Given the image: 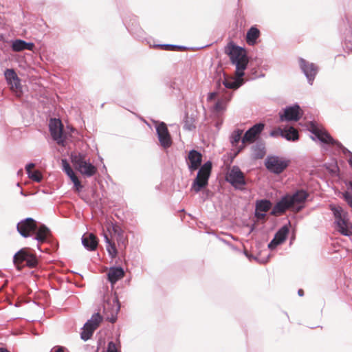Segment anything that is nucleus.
Returning a JSON list of instances; mask_svg holds the SVG:
<instances>
[{
  "label": "nucleus",
  "instance_id": "obj_1",
  "mask_svg": "<svg viewBox=\"0 0 352 352\" xmlns=\"http://www.w3.org/2000/svg\"><path fill=\"white\" fill-rule=\"evenodd\" d=\"M228 54L230 56L231 63L236 67V78H225L223 85L226 88L236 89L243 83V76L244 70L247 68L248 58L243 48L231 45L228 47Z\"/></svg>",
  "mask_w": 352,
  "mask_h": 352
},
{
  "label": "nucleus",
  "instance_id": "obj_2",
  "mask_svg": "<svg viewBox=\"0 0 352 352\" xmlns=\"http://www.w3.org/2000/svg\"><path fill=\"white\" fill-rule=\"evenodd\" d=\"M16 229L19 233L25 238L32 236L35 233L36 236L33 239L37 241L38 243L45 242L50 234V230L47 226L45 225L38 226L36 221L31 217L25 218L19 222Z\"/></svg>",
  "mask_w": 352,
  "mask_h": 352
},
{
  "label": "nucleus",
  "instance_id": "obj_3",
  "mask_svg": "<svg viewBox=\"0 0 352 352\" xmlns=\"http://www.w3.org/2000/svg\"><path fill=\"white\" fill-rule=\"evenodd\" d=\"M72 162L80 174L85 177H91L96 175L97 173V168L93 165L89 159L84 153H78L72 154Z\"/></svg>",
  "mask_w": 352,
  "mask_h": 352
},
{
  "label": "nucleus",
  "instance_id": "obj_4",
  "mask_svg": "<svg viewBox=\"0 0 352 352\" xmlns=\"http://www.w3.org/2000/svg\"><path fill=\"white\" fill-rule=\"evenodd\" d=\"M331 210L336 219V230L342 235L350 236L352 234V224L348 219L347 212L339 206L332 208Z\"/></svg>",
  "mask_w": 352,
  "mask_h": 352
},
{
  "label": "nucleus",
  "instance_id": "obj_5",
  "mask_svg": "<svg viewBox=\"0 0 352 352\" xmlns=\"http://www.w3.org/2000/svg\"><path fill=\"white\" fill-rule=\"evenodd\" d=\"M212 170V162L208 161L200 166L197 177L194 179L191 190L199 192L202 188L208 184V179Z\"/></svg>",
  "mask_w": 352,
  "mask_h": 352
},
{
  "label": "nucleus",
  "instance_id": "obj_6",
  "mask_svg": "<svg viewBox=\"0 0 352 352\" xmlns=\"http://www.w3.org/2000/svg\"><path fill=\"white\" fill-rule=\"evenodd\" d=\"M289 160L276 155H269L265 160L266 168L274 174L282 173L289 166Z\"/></svg>",
  "mask_w": 352,
  "mask_h": 352
},
{
  "label": "nucleus",
  "instance_id": "obj_7",
  "mask_svg": "<svg viewBox=\"0 0 352 352\" xmlns=\"http://www.w3.org/2000/svg\"><path fill=\"white\" fill-rule=\"evenodd\" d=\"M23 261H25L27 266L30 267H34L38 263L36 257L33 254L28 252L27 248L20 250L13 256V263L18 270L21 269L20 265Z\"/></svg>",
  "mask_w": 352,
  "mask_h": 352
},
{
  "label": "nucleus",
  "instance_id": "obj_8",
  "mask_svg": "<svg viewBox=\"0 0 352 352\" xmlns=\"http://www.w3.org/2000/svg\"><path fill=\"white\" fill-rule=\"evenodd\" d=\"M102 321V317L97 313L92 315L91 318L84 324L82 331L80 333V338L84 341L91 338L94 331L98 327Z\"/></svg>",
  "mask_w": 352,
  "mask_h": 352
},
{
  "label": "nucleus",
  "instance_id": "obj_9",
  "mask_svg": "<svg viewBox=\"0 0 352 352\" xmlns=\"http://www.w3.org/2000/svg\"><path fill=\"white\" fill-rule=\"evenodd\" d=\"M226 180L237 189L243 188L246 184L244 174L237 166L232 167L228 173Z\"/></svg>",
  "mask_w": 352,
  "mask_h": 352
},
{
  "label": "nucleus",
  "instance_id": "obj_10",
  "mask_svg": "<svg viewBox=\"0 0 352 352\" xmlns=\"http://www.w3.org/2000/svg\"><path fill=\"white\" fill-rule=\"evenodd\" d=\"M299 66L305 74L308 83L312 85L315 78L318 72V67L316 65L313 63H310L302 58H300L298 60Z\"/></svg>",
  "mask_w": 352,
  "mask_h": 352
},
{
  "label": "nucleus",
  "instance_id": "obj_11",
  "mask_svg": "<svg viewBox=\"0 0 352 352\" xmlns=\"http://www.w3.org/2000/svg\"><path fill=\"white\" fill-rule=\"evenodd\" d=\"M49 129L52 139L58 144L64 145L65 137L63 135V125L59 119H51L49 124Z\"/></svg>",
  "mask_w": 352,
  "mask_h": 352
},
{
  "label": "nucleus",
  "instance_id": "obj_12",
  "mask_svg": "<svg viewBox=\"0 0 352 352\" xmlns=\"http://www.w3.org/2000/svg\"><path fill=\"white\" fill-rule=\"evenodd\" d=\"M291 202L292 210L295 212L300 211L305 206V202L309 197V193L303 190H298L293 195H287Z\"/></svg>",
  "mask_w": 352,
  "mask_h": 352
},
{
  "label": "nucleus",
  "instance_id": "obj_13",
  "mask_svg": "<svg viewBox=\"0 0 352 352\" xmlns=\"http://www.w3.org/2000/svg\"><path fill=\"white\" fill-rule=\"evenodd\" d=\"M156 132L160 145L164 148L170 147L172 144V140L164 122L156 125Z\"/></svg>",
  "mask_w": 352,
  "mask_h": 352
},
{
  "label": "nucleus",
  "instance_id": "obj_14",
  "mask_svg": "<svg viewBox=\"0 0 352 352\" xmlns=\"http://www.w3.org/2000/svg\"><path fill=\"white\" fill-rule=\"evenodd\" d=\"M301 116L300 106L296 104L285 107L283 113H280V121H298Z\"/></svg>",
  "mask_w": 352,
  "mask_h": 352
},
{
  "label": "nucleus",
  "instance_id": "obj_15",
  "mask_svg": "<svg viewBox=\"0 0 352 352\" xmlns=\"http://www.w3.org/2000/svg\"><path fill=\"white\" fill-rule=\"evenodd\" d=\"M265 124L263 123H257L250 128L244 134L242 138V143H252L254 142L256 137L264 129Z\"/></svg>",
  "mask_w": 352,
  "mask_h": 352
},
{
  "label": "nucleus",
  "instance_id": "obj_16",
  "mask_svg": "<svg viewBox=\"0 0 352 352\" xmlns=\"http://www.w3.org/2000/svg\"><path fill=\"white\" fill-rule=\"evenodd\" d=\"M4 76L8 85L12 90L18 91L21 88V80L13 69H6Z\"/></svg>",
  "mask_w": 352,
  "mask_h": 352
},
{
  "label": "nucleus",
  "instance_id": "obj_17",
  "mask_svg": "<svg viewBox=\"0 0 352 352\" xmlns=\"http://www.w3.org/2000/svg\"><path fill=\"white\" fill-rule=\"evenodd\" d=\"M312 133L314 134L316 138L322 143L336 145L338 147L342 146V144L338 141L335 140L327 132L324 131L320 129H313Z\"/></svg>",
  "mask_w": 352,
  "mask_h": 352
},
{
  "label": "nucleus",
  "instance_id": "obj_18",
  "mask_svg": "<svg viewBox=\"0 0 352 352\" xmlns=\"http://www.w3.org/2000/svg\"><path fill=\"white\" fill-rule=\"evenodd\" d=\"M188 160L189 161L188 164V168L190 172H192L198 169V168L201 166L202 162V155L199 151L193 149L189 152Z\"/></svg>",
  "mask_w": 352,
  "mask_h": 352
},
{
  "label": "nucleus",
  "instance_id": "obj_19",
  "mask_svg": "<svg viewBox=\"0 0 352 352\" xmlns=\"http://www.w3.org/2000/svg\"><path fill=\"white\" fill-rule=\"evenodd\" d=\"M292 208L287 195L283 196L274 206L271 214L278 215L285 212L287 209Z\"/></svg>",
  "mask_w": 352,
  "mask_h": 352
},
{
  "label": "nucleus",
  "instance_id": "obj_20",
  "mask_svg": "<svg viewBox=\"0 0 352 352\" xmlns=\"http://www.w3.org/2000/svg\"><path fill=\"white\" fill-rule=\"evenodd\" d=\"M82 244L89 251H94L96 249L98 241L93 233H87L82 237Z\"/></svg>",
  "mask_w": 352,
  "mask_h": 352
},
{
  "label": "nucleus",
  "instance_id": "obj_21",
  "mask_svg": "<svg viewBox=\"0 0 352 352\" xmlns=\"http://www.w3.org/2000/svg\"><path fill=\"white\" fill-rule=\"evenodd\" d=\"M107 275L108 280L113 285L124 276V272L121 267H111Z\"/></svg>",
  "mask_w": 352,
  "mask_h": 352
},
{
  "label": "nucleus",
  "instance_id": "obj_22",
  "mask_svg": "<svg viewBox=\"0 0 352 352\" xmlns=\"http://www.w3.org/2000/svg\"><path fill=\"white\" fill-rule=\"evenodd\" d=\"M282 137L288 141H296L299 138L298 132L293 126L283 129Z\"/></svg>",
  "mask_w": 352,
  "mask_h": 352
},
{
  "label": "nucleus",
  "instance_id": "obj_23",
  "mask_svg": "<svg viewBox=\"0 0 352 352\" xmlns=\"http://www.w3.org/2000/svg\"><path fill=\"white\" fill-rule=\"evenodd\" d=\"M260 36V31L255 27L249 29L246 35V41L249 45H254Z\"/></svg>",
  "mask_w": 352,
  "mask_h": 352
},
{
  "label": "nucleus",
  "instance_id": "obj_24",
  "mask_svg": "<svg viewBox=\"0 0 352 352\" xmlns=\"http://www.w3.org/2000/svg\"><path fill=\"white\" fill-rule=\"evenodd\" d=\"M252 152L254 158L261 159L265 155V147L262 143H258L252 146Z\"/></svg>",
  "mask_w": 352,
  "mask_h": 352
},
{
  "label": "nucleus",
  "instance_id": "obj_25",
  "mask_svg": "<svg viewBox=\"0 0 352 352\" xmlns=\"http://www.w3.org/2000/svg\"><path fill=\"white\" fill-rule=\"evenodd\" d=\"M272 206V203L267 199L258 200L256 203V210L263 212H267Z\"/></svg>",
  "mask_w": 352,
  "mask_h": 352
},
{
  "label": "nucleus",
  "instance_id": "obj_26",
  "mask_svg": "<svg viewBox=\"0 0 352 352\" xmlns=\"http://www.w3.org/2000/svg\"><path fill=\"white\" fill-rule=\"evenodd\" d=\"M195 122V118L192 116H189L186 113L184 119V129L187 131L194 130L196 127Z\"/></svg>",
  "mask_w": 352,
  "mask_h": 352
},
{
  "label": "nucleus",
  "instance_id": "obj_27",
  "mask_svg": "<svg viewBox=\"0 0 352 352\" xmlns=\"http://www.w3.org/2000/svg\"><path fill=\"white\" fill-rule=\"evenodd\" d=\"M289 233V228L287 226H282L275 234L274 238L277 239L280 243H283L287 238Z\"/></svg>",
  "mask_w": 352,
  "mask_h": 352
},
{
  "label": "nucleus",
  "instance_id": "obj_28",
  "mask_svg": "<svg viewBox=\"0 0 352 352\" xmlns=\"http://www.w3.org/2000/svg\"><path fill=\"white\" fill-rule=\"evenodd\" d=\"M62 164L63 170L66 173V175L70 178L72 181L73 179H74V177H77L66 160H62Z\"/></svg>",
  "mask_w": 352,
  "mask_h": 352
},
{
  "label": "nucleus",
  "instance_id": "obj_29",
  "mask_svg": "<svg viewBox=\"0 0 352 352\" xmlns=\"http://www.w3.org/2000/svg\"><path fill=\"white\" fill-rule=\"evenodd\" d=\"M242 133L243 131L239 129L233 131L230 137V142L232 146H236L241 140H242Z\"/></svg>",
  "mask_w": 352,
  "mask_h": 352
},
{
  "label": "nucleus",
  "instance_id": "obj_30",
  "mask_svg": "<svg viewBox=\"0 0 352 352\" xmlns=\"http://www.w3.org/2000/svg\"><path fill=\"white\" fill-rule=\"evenodd\" d=\"M12 49L14 52H21L25 50V41L16 39L13 41Z\"/></svg>",
  "mask_w": 352,
  "mask_h": 352
},
{
  "label": "nucleus",
  "instance_id": "obj_31",
  "mask_svg": "<svg viewBox=\"0 0 352 352\" xmlns=\"http://www.w3.org/2000/svg\"><path fill=\"white\" fill-rule=\"evenodd\" d=\"M28 176L30 179L36 182H40L43 179L41 173L37 170L31 171L28 174Z\"/></svg>",
  "mask_w": 352,
  "mask_h": 352
},
{
  "label": "nucleus",
  "instance_id": "obj_32",
  "mask_svg": "<svg viewBox=\"0 0 352 352\" xmlns=\"http://www.w3.org/2000/svg\"><path fill=\"white\" fill-rule=\"evenodd\" d=\"M106 249L111 258H116L118 252L114 243L106 245Z\"/></svg>",
  "mask_w": 352,
  "mask_h": 352
},
{
  "label": "nucleus",
  "instance_id": "obj_33",
  "mask_svg": "<svg viewBox=\"0 0 352 352\" xmlns=\"http://www.w3.org/2000/svg\"><path fill=\"white\" fill-rule=\"evenodd\" d=\"M155 47H161L165 50H173L175 49L185 48L183 46H179V45H170V44H159V45H156Z\"/></svg>",
  "mask_w": 352,
  "mask_h": 352
},
{
  "label": "nucleus",
  "instance_id": "obj_34",
  "mask_svg": "<svg viewBox=\"0 0 352 352\" xmlns=\"http://www.w3.org/2000/svg\"><path fill=\"white\" fill-rule=\"evenodd\" d=\"M214 109L217 113L222 112L226 109V103L222 100H219L214 104Z\"/></svg>",
  "mask_w": 352,
  "mask_h": 352
},
{
  "label": "nucleus",
  "instance_id": "obj_35",
  "mask_svg": "<svg viewBox=\"0 0 352 352\" xmlns=\"http://www.w3.org/2000/svg\"><path fill=\"white\" fill-rule=\"evenodd\" d=\"M72 182L74 183L75 189L78 192L80 191L81 189L82 188V186L81 185L78 178L77 177H74V179H73Z\"/></svg>",
  "mask_w": 352,
  "mask_h": 352
},
{
  "label": "nucleus",
  "instance_id": "obj_36",
  "mask_svg": "<svg viewBox=\"0 0 352 352\" xmlns=\"http://www.w3.org/2000/svg\"><path fill=\"white\" fill-rule=\"evenodd\" d=\"M280 244H281V243L278 241H277V239L276 238L274 237V239L268 244V248L270 250H274Z\"/></svg>",
  "mask_w": 352,
  "mask_h": 352
},
{
  "label": "nucleus",
  "instance_id": "obj_37",
  "mask_svg": "<svg viewBox=\"0 0 352 352\" xmlns=\"http://www.w3.org/2000/svg\"><path fill=\"white\" fill-rule=\"evenodd\" d=\"M283 129L280 128H278L276 130H273L270 132V135L272 137H277L278 135H280L282 137Z\"/></svg>",
  "mask_w": 352,
  "mask_h": 352
},
{
  "label": "nucleus",
  "instance_id": "obj_38",
  "mask_svg": "<svg viewBox=\"0 0 352 352\" xmlns=\"http://www.w3.org/2000/svg\"><path fill=\"white\" fill-rule=\"evenodd\" d=\"M107 352H118L116 344L114 342H109Z\"/></svg>",
  "mask_w": 352,
  "mask_h": 352
},
{
  "label": "nucleus",
  "instance_id": "obj_39",
  "mask_svg": "<svg viewBox=\"0 0 352 352\" xmlns=\"http://www.w3.org/2000/svg\"><path fill=\"white\" fill-rule=\"evenodd\" d=\"M255 216L258 220H261V219H264L265 217L266 216V214H265V212L257 211L255 210Z\"/></svg>",
  "mask_w": 352,
  "mask_h": 352
},
{
  "label": "nucleus",
  "instance_id": "obj_40",
  "mask_svg": "<svg viewBox=\"0 0 352 352\" xmlns=\"http://www.w3.org/2000/svg\"><path fill=\"white\" fill-rule=\"evenodd\" d=\"M34 47L33 43H27L25 41V50L32 51Z\"/></svg>",
  "mask_w": 352,
  "mask_h": 352
},
{
  "label": "nucleus",
  "instance_id": "obj_41",
  "mask_svg": "<svg viewBox=\"0 0 352 352\" xmlns=\"http://www.w3.org/2000/svg\"><path fill=\"white\" fill-rule=\"evenodd\" d=\"M35 166V164L34 163H29L25 166V170L27 172V174L30 173L32 170V168H33Z\"/></svg>",
  "mask_w": 352,
  "mask_h": 352
},
{
  "label": "nucleus",
  "instance_id": "obj_42",
  "mask_svg": "<svg viewBox=\"0 0 352 352\" xmlns=\"http://www.w3.org/2000/svg\"><path fill=\"white\" fill-rule=\"evenodd\" d=\"M216 96H217L216 92L209 93V94L208 96V100H212L214 99Z\"/></svg>",
  "mask_w": 352,
  "mask_h": 352
},
{
  "label": "nucleus",
  "instance_id": "obj_43",
  "mask_svg": "<svg viewBox=\"0 0 352 352\" xmlns=\"http://www.w3.org/2000/svg\"><path fill=\"white\" fill-rule=\"evenodd\" d=\"M113 302L116 304V314H117L118 312V311L120 310V305L118 304V301L117 299L114 300H113Z\"/></svg>",
  "mask_w": 352,
  "mask_h": 352
},
{
  "label": "nucleus",
  "instance_id": "obj_44",
  "mask_svg": "<svg viewBox=\"0 0 352 352\" xmlns=\"http://www.w3.org/2000/svg\"><path fill=\"white\" fill-rule=\"evenodd\" d=\"M104 239L106 245H109L112 243L106 234H104Z\"/></svg>",
  "mask_w": 352,
  "mask_h": 352
},
{
  "label": "nucleus",
  "instance_id": "obj_45",
  "mask_svg": "<svg viewBox=\"0 0 352 352\" xmlns=\"http://www.w3.org/2000/svg\"><path fill=\"white\" fill-rule=\"evenodd\" d=\"M298 295H299L300 296H303V294H304V292H303V290H302V289H299V290L298 291Z\"/></svg>",
  "mask_w": 352,
  "mask_h": 352
},
{
  "label": "nucleus",
  "instance_id": "obj_46",
  "mask_svg": "<svg viewBox=\"0 0 352 352\" xmlns=\"http://www.w3.org/2000/svg\"><path fill=\"white\" fill-rule=\"evenodd\" d=\"M55 352H64V351H63V347H61V346H60V347H58V348L55 351Z\"/></svg>",
  "mask_w": 352,
  "mask_h": 352
},
{
  "label": "nucleus",
  "instance_id": "obj_47",
  "mask_svg": "<svg viewBox=\"0 0 352 352\" xmlns=\"http://www.w3.org/2000/svg\"><path fill=\"white\" fill-rule=\"evenodd\" d=\"M349 188H350L352 190V181H350L346 184Z\"/></svg>",
  "mask_w": 352,
  "mask_h": 352
},
{
  "label": "nucleus",
  "instance_id": "obj_48",
  "mask_svg": "<svg viewBox=\"0 0 352 352\" xmlns=\"http://www.w3.org/2000/svg\"><path fill=\"white\" fill-rule=\"evenodd\" d=\"M349 164L352 167V153L351 157L349 159Z\"/></svg>",
  "mask_w": 352,
  "mask_h": 352
},
{
  "label": "nucleus",
  "instance_id": "obj_49",
  "mask_svg": "<svg viewBox=\"0 0 352 352\" xmlns=\"http://www.w3.org/2000/svg\"><path fill=\"white\" fill-rule=\"evenodd\" d=\"M0 352H10L6 349L4 348H0Z\"/></svg>",
  "mask_w": 352,
  "mask_h": 352
},
{
  "label": "nucleus",
  "instance_id": "obj_50",
  "mask_svg": "<svg viewBox=\"0 0 352 352\" xmlns=\"http://www.w3.org/2000/svg\"><path fill=\"white\" fill-rule=\"evenodd\" d=\"M138 38H144V35H135Z\"/></svg>",
  "mask_w": 352,
  "mask_h": 352
},
{
  "label": "nucleus",
  "instance_id": "obj_51",
  "mask_svg": "<svg viewBox=\"0 0 352 352\" xmlns=\"http://www.w3.org/2000/svg\"><path fill=\"white\" fill-rule=\"evenodd\" d=\"M110 321H111V322H115V321H116V318H111V320H110Z\"/></svg>",
  "mask_w": 352,
  "mask_h": 352
},
{
  "label": "nucleus",
  "instance_id": "obj_52",
  "mask_svg": "<svg viewBox=\"0 0 352 352\" xmlns=\"http://www.w3.org/2000/svg\"><path fill=\"white\" fill-rule=\"evenodd\" d=\"M120 241H121L123 244H124V243H125V240L124 239L122 240V239H120V240L118 241V243H120Z\"/></svg>",
  "mask_w": 352,
  "mask_h": 352
},
{
  "label": "nucleus",
  "instance_id": "obj_53",
  "mask_svg": "<svg viewBox=\"0 0 352 352\" xmlns=\"http://www.w3.org/2000/svg\"><path fill=\"white\" fill-rule=\"evenodd\" d=\"M350 45H351V46H347V47H349L351 50H352V44L351 43Z\"/></svg>",
  "mask_w": 352,
  "mask_h": 352
},
{
  "label": "nucleus",
  "instance_id": "obj_54",
  "mask_svg": "<svg viewBox=\"0 0 352 352\" xmlns=\"http://www.w3.org/2000/svg\"><path fill=\"white\" fill-rule=\"evenodd\" d=\"M21 195H24V196H25V195L23 193V191H21Z\"/></svg>",
  "mask_w": 352,
  "mask_h": 352
}]
</instances>
